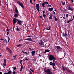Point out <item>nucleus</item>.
Wrapping results in <instances>:
<instances>
[{
    "mask_svg": "<svg viewBox=\"0 0 74 74\" xmlns=\"http://www.w3.org/2000/svg\"><path fill=\"white\" fill-rule=\"evenodd\" d=\"M4 63H7V62L6 61H4Z\"/></svg>",
    "mask_w": 74,
    "mask_h": 74,
    "instance_id": "51",
    "label": "nucleus"
},
{
    "mask_svg": "<svg viewBox=\"0 0 74 74\" xmlns=\"http://www.w3.org/2000/svg\"><path fill=\"white\" fill-rule=\"evenodd\" d=\"M18 41L19 42H21V40H19Z\"/></svg>",
    "mask_w": 74,
    "mask_h": 74,
    "instance_id": "61",
    "label": "nucleus"
},
{
    "mask_svg": "<svg viewBox=\"0 0 74 74\" xmlns=\"http://www.w3.org/2000/svg\"><path fill=\"white\" fill-rule=\"evenodd\" d=\"M61 3H62V5H65V2H63V1H62Z\"/></svg>",
    "mask_w": 74,
    "mask_h": 74,
    "instance_id": "24",
    "label": "nucleus"
},
{
    "mask_svg": "<svg viewBox=\"0 0 74 74\" xmlns=\"http://www.w3.org/2000/svg\"><path fill=\"white\" fill-rule=\"evenodd\" d=\"M55 47L57 48V49H56L57 53V54H59V53L60 52V50L62 49V48L60 47L59 46H55Z\"/></svg>",
    "mask_w": 74,
    "mask_h": 74,
    "instance_id": "1",
    "label": "nucleus"
},
{
    "mask_svg": "<svg viewBox=\"0 0 74 74\" xmlns=\"http://www.w3.org/2000/svg\"><path fill=\"white\" fill-rule=\"evenodd\" d=\"M13 56V57H14V58H16V56Z\"/></svg>",
    "mask_w": 74,
    "mask_h": 74,
    "instance_id": "53",
    "label": "nucleus"
},
{
    "mask_svg": "<svg viewBox=\"0 0 74 74\" xmlns=\"http://www.w3.org/2000/svg\"><path fill=\"white\" fill-rule=\"evenodd\" d=\"M7 35H8V34H9V32L7 31Z\"/></svg>",
    "mask_w": 74,
    "mask_h": 74,
    "instance_id": "44",
    "label": "nucleus"
},
{
    "mask_svg": "<svg viewBox=\"0 0 74 74\" xmlns=\"http://www.w3.org/2000/svg\"><path fill=\"white\" fill-rule=\"evenodd\" d=\"M56 60V58L52 55H50L49 57V60Z\"/></svg>",
    "mask_w": 74,
    "mask_h": 74,
    "instance_id": "2",
    "label": "nucleus"
},
{
    "mask_svg": "<svg viewBox=\"0 0 74 74\" xmlns=\"http://www.w3.org/2000/svg\"><path fill=\"white\" fill-rule=\"evenodd\" d=\"M0 40H1V41H3V40H4V39H3L1 38L0 39Z\"/></svg>",
    "mask_w": 74,
    "mask_h": 74,
    "instance_id": "45",
    "label": "nucleus"
},
{
    "mask_svg": "<svg viewBox=\"0 0 74 74\" xmlns=\"http://www.w3.org/2000/svg\"><path fill=\"white\" fill-rule=\"evenodd\" d=\"M32 52H31V53L32 54V56H34L36 52L35 51H32Z\"/></svg>",
    "mask_w": 74,
    "mask_h": 74,
    "instance_id": "14",
    "label": "nucleus"
},
{
    "mask_svg": "<svg viewBox=\"0 0 74 74\" xmlns=\"http://www.w3.org/2000/svg\"><path fill=\"white\" fill-rule=\"evenodd\" d=\"M30 70H31V71H32V73H34V71H33V70H32V69H30Z\"/></svg>",
    "mask_w": 74,
    "mask_h": 74,
    "instance_id": "38",
    "label": "nucleus"
},
{
    "mask_svg": "<svg viewBox=\"0 0 74 74\" xmlns=\"http://www.w3.org/2000/svg\"><path fill=\"white\" fill-rule=\"evenodd\" d=\"M53 68L54 69H55V67L53 66Z\"/></svg>",
    "mask_w": 74,
    "mask_h": 74,
    "instance_id": "59",
    "label": "nucleus"
},
{
    "mask_svg": "<svg viewBox=\"0 0 74 74\" xmlns=\"http://www.w3.org/2000/svg\"><path fill=\"white\" fill-rule=\"evenodd\" d=\"M17 47H21V45L19 44L16 45Z\"/></svg>",
    "mask_w": 74,
    "mask_h": 74,
    "instance_id": "34",
    "label": "nucleus"
},
{
    "mask_svg": "<svg viewBox=\"0 0 74 74\" xmlns=\"http://www.w3.org/2000/svg\"><path fill=\"white\" fill-rule=\"evenodd\" d=\"M4 41H7V40H6V39H4Z\"/></svg>",
    "mask_w": 74,
    "mask_h": 74,
    "instance_id": "52",
    "label": "nucleus"
},
{
    "mask_svg": "<svg viewBox=\"0 0 74 74\" xmlns=\"http://www.w3.org/2000/svg\"><path fill=\"white\" fill-rule=\"evenodd\" d=\"M45 52H50V50L47 49L45 51Z\"/></svg>",
    "mask_w": 74,
    "mask_h": 74,
    "instance_id": "23",
    "label": "nucleus"
},
{
    "mask_svg": "<svg viewBox=\"0 0 74 74\" xmlns=\"http://www.w3.org/2000/svg\"><path fill=\"white\" fill-rule=\"evenodd\" d=\"M11 73H12L11 71H8V74H11Z\"/></svg>",
    "mask_w": 74,
    "mask_h": 74,
    "instance_id": "32",
    "label": "nucleus"
},
{
    "mask_svg": "<svg viewBox=\"0 0 74 74\" xmlns=\"http://www.w3.org/2000/svg\"><path fill=\"white\" fill-rule=\"evenodd\" d=\"M67 71H68V73H71V71H70V70H67Z\"/></svg>",
    "mask_w": 74,
    "mask_h": 74,
    "instance_id": "27",
    "label": "nucleus"
},
{
    "mask_svg": "<svg viewBox=\"0 0 74 74\" xmlns=\"http://www.w3.org/2000/svg\"><path fill=\"white\" fill-rule=\"evenodd\" d=\"M18 22L17 23L18 25H21V23H22V21L21 20H19L18 19L17 20Z\"/></svg>",
    "mask_w": 74,
    "mask_h": 74,
    "instance_id": "5",
    "label": "nucleus"
},
{
    "mask_svg": "<svg viewBox=\"0 0 74 74\" xmlns=\"http://www.w3.org/2000/svg\"><path fill=\"white\" fill-rule=\"evenodd\" d=\"M63 19H65V18L64 17H63Z\"/></svg>",
    "mask_w": 74,
    "mask_h": 74,
    "instance_id": "62",
    "label": "nucleus"
},
{
    "mask_svg": "<svg viewBox=\"0 0 74 74\" xmlns=\"http://www.w3.org/2000/svg\"><path fill=\"white\" fill-rule=\"evenodd\" d=\"M62 70H63V71H65V69H64V67H63L62 68Z\"/></svg>",
    "mask_w": 74,
    "mask_h": 74,
    "instance_id": "33",
    "label": "nucleus"
},
{
    "mask_svg": "<svg viewBox=\"0 0 74 74\" xmlns=\"http://www.w3.org/2000/svg\"><path fill=\"white\" fill-rule=\"evenodd\" d=\"M17 3L22 8H23V5L21 2L19 1H17Z\"/></svg>",
    "mask_w": 74,
    "mask_h": 74,
    "instance_id": "3",
    "label": "nucleus"
},
{
    "mask_svg": "<svg viewBox=\"0 0 74 74\" xmlns=\"http://www.w3.org/2000/svg\"><path fill=\"white\" fill-rule=\"evenodd\" d=\"M0 74H2V72H0Z\"/></svg>",
    "mask_w": 74,
    "mask_h": 74,
    "instance_id": "60",
    "label": "nucleus"
},
{
    "mask_svg": "<svg viewBox=\"0 0 74 74\" xmlns=\"http://www.w3.org/2000/svg\"><path fill=\"white\" fill-rule=\"evenodd\" d=\"M67 7L69 8H71V7L72 8V6L70 5H67Z\"/></svg>",
    "mask_w": 74,
    "mask_h": 74,
    "instance_id": "16",
    "label": "nucleus"
},
{
    "mask_svg": "<svg viewBox=\"0 0 74 74\" xmlns=\"http://www.w3.org/2000/svg\"><path fill=\"white\" fill-rule=\"evenodd\" d=\"M45 73H47V74H48L51 72V71L50 69H48L47 70H45Z\"/></svg>",
    "mask_w": 74,
    "mask_h": 74,
    "instance_id": "8",
    "label": "nucleus"
},
{
    "mask_svg": "<svg viewBox=\"0 0 74 74\" xmlns=\"http://www.w3.org/2000/svg\"><path fill=\"white\" fill-rule=\"evenodd\" d=\"M22 52L24 53H25L26 54H27V53L26 52H24L23 51H22Z\"/></svg>",
    "mask_w": 74,
    "mask_h": 74,
    "instance_id": "36",
    "label": "nucleus"
},
{
    "mask_svg": "<svg viewBox=\"0 0 74 74\" xmlns=\"http://www.w3.org/2000/svg\"><path fill=\"white\" fill-rule=\"evenodd\" d=\"M15 11L16 13L17 14H18L19 13V12H18V9H17V8L16 7L15 8Z\"/></svg>",
    "mask_w": 74,
    "mask_h": 74,
    "instance_id": "9",
    "label": "nucleus"
},
{
    "mask_svg": "<svg viewBox=\"0 0 74 74\" xmlns=\"http://www.w3.org/2000/svg\"><path fill=\"white\" fill-rule=\"evenodd\" d=\"M42 12H43V14H44L45 13V11H43Z\"/></svg>",
    "mask_w": 74,
    "mask_h": 74,
    "instance_id": "43",
    "label": "nucleus"
},
{
    "mask_svg": "<svg viewBox=\"0 0 74 74\" xmlns=\"http://www.w3.org/2000/svg\"><path fill=\"white\" fill-rule=\"evenodd\" d=\"M73 21V20H70V19L69 20L67 21L66 22V23H70V22L71 21Z\"/></svg>",
    "mask_w": 74,
    "mask_h": 74,
    "instance_id": "17",
    "label": "nucleus"
},
{
    "mask_svg": "<svg viewBox=\"0 0 74 74\" xmlns=\"http://www.w3.org/2000/svg\"><path fill=\"white\" fill-rule=\"evenodd\" d=\"M50 28H51V27L49 26V27H46L45 29L46 30H50Z\"/></svg>",
    "mask_w": 74,
    "mask_h": 74,
    "instance_id": "12",
    "label": "nucleus"
},
{
    "mask_svg": "<svg viewBox=\"0 0 74 74\" xmlns=\"http://www.w3.org/2000/svg\"><path fill=\"white\" fill-rule=\"evenodd\" d=\"M17 20L18 19L16 18H14L13 19V25H14V24H15V23H16V21H17Z\"/></svg>",
    "mask_w": 74,
    "mask_h": 74,
    "instance_id": "6",
    "label": "nucleus"
},
{
    "mask_svg": "<svg viewBox=\"0 0 74 74\" xmlns=\"http://www.w3.org/2000/svg\"><path fill=\"white\" fill-rule=\"evenodd\" d=\"M66 16L67 19H68V18H69V15L68 14H66Z\"/></svg>",
    "mask_w": 74,
    "mask_h": 74,
    "instance_id": "30",
    "label": "nucleus"
},
{
    "mask_svg": "<svg viewBox=\"0 0 74 74\" xmlns=\"http://www.w3.org/2000/svg\"><path fill=\"white\" fill-rule=\"evenodd\" d=\"M4 74H8V73H4Z\"/></svg>",
    "mask_w": 74,
    "mask_h": 74,
    "instance_id": "50",
    "label": "nucleus"
},
{
    "mask_svg": "<svg viewBox=\"0 0 74 74\" xmlns=\"http://www.w3.org/2000/svg\"><path fill=\"white\" fill-rule=\"evenodd\" d=\"M45 4H48V2H45Z\"/></svg>",
    "mask_w": 74,
    "mask_h": 74,
    "instance_id": "42",
    "label": "nucleus"
},
{
    "mask_svg": "<svg viewBox=\"0 0 74 74\" xmlns=\"http://www.w3.org/2000/svg\"><path fill=\"white\" fill-rule=\"evenodd\" d=\"M45 5V2H44L42 4V5L43 7H45V6H44Z\"/></svg>",
    "mask_w": 74,
    "mask_h": 74,
    "instance_id": "22",
    "label": "nucleus"
},
{
    "mask_svg": "<svg viewBox=\"0 0 74 74\" xmlns=\"http://www.w3.org/2000/svg\"><path fill=\"white\" fill-rule=\"evenodd\" d=\"M23 62V61L22 60H21L20 61V63L21 64V66H22V62Z\"/></svg>",
    "mask_w": 74,
    "mask_h": 74,
    "instance_id": "26",
    "label": "nucleus"
},
{
    "mask_svg": "<svg viewBox=\"0 0 74 74\" xmlns=\"http://www.w3.org/2000/svg\"><path fill=\"white\" fill-rule=\"evenodd\" d=\"M48 13H47V15H49V12H48Z\"/></svg>",
    "mask_w": 74,
    "mask_h": 74,
    "instance_id": "58",
    "label": "nucleus"
},
{
    "mask_svg": "<svg viewBox=\"0 0 74 74\" xmlns=\"http://www.w3.org/2000/svg\"><path fill=\"white\" fill-rule=\"evenodd\" d=\"M16 30L17 32H20V29H19V28L18 27H17L16 28Z\"/></svg>",
    "mask_w": 74,
    "mask_h": 74,
    "instance_id": "18",
    "label": "nucleus"
},
{
    "mask_svg": "<svg viewBox=\"0 0 74 74\" xmlns=\"http://www.w3.org/2000/svg\"><path fill=\"white\" fill-rule=\"evenodd\" d=\"M29 73H32V72H31L30 71H29Z\"/></svg>",
    "mask_w": 74,
    "mask_h": 74,
    "instance_id": "63",
    "label": "nucleus"
},
{
    "mask_svg": "<svg viewBox=\"0 0 74 74\" xmlns=\"http://www.w3.org/2000/svg\"><path fill=\"white\" fill-rule=\"evenodd\" d=\"M39 56H40V57H41V55L40 54H39Z\"/></svg>",
    "mask_w": 74,
    "mask_h": 74,
    "instance_id": "56",
    "label": "nucleus"
},
{
    "mask_svg": "<svg viewBox=\"0 0 74 74\" xmlns=\"http://www.w3.org/2000/svg\"><path fill=\"white\" fill-rule=\"evenodd\" d=\"M67 34H66V33H64L63 32L62 33V36L63 37H67Z\"/></svg>",
    "mask_w": 74,
    "mask_h": 74,
    "instance_id": "11",
    "label": "nucleus"
},
{
    "mask_svg": "<svg viewBox=\"0 0 74 74\" xmlns=\"http://www.w3.org/2000/svg\"><path fill=\"white\" fill-rule=\"evenodd\" d=\"M19 15V14L18 13L14 15V16L15 18H17Z\"/></svg>",
    "mask_w": 74,
    "mask_h": 74,
    "instance_id": "13",
    "label": "nucleus"
},
{
    "mask_svg": "<svg viewBox=\"0 0 74 74\" xmlns=\"http://www.w3.org/2000/svg\"><path fill=\"white\" fill-rule=\"evenodd\" d=\"M6 63H4L3 64L4 66H6Z\"/></svg>",
    "mask_w": 74,
    "mask_h": 74,
    "instance_id": "39",
    "label": "nucleus"
},
{
    "mask_svg": "<svg viewBox=\"0 0 74 74\" xmlns=\"http://www.w3.org/2000/svg\"><path fill=\"white\" fill-rule=\"evenodd\" d=\"M8 51H9V52H10V53L11 54V53H12V51H11V50H10V49Z\"/></svg>",
    "mask_w": 74,
    "mask_h": 74,
    "instance_id": "28",
    "label": "nucleus"
},
{
    "mask_svg": "<svg viewBox=\"0 0 74 74\" xmlns=\"http://www.w3.org/2000/svg\"><path fill=\"white\" fill-rule=\"evenodd\" d=\"M38 44H39L40 45H42V44H43V42H42V40H40V43L39 42Z\"/></svg>",
    "mask_w": 74,
    "mask_h": 74,
    "instance_id": "15",
    "label": "nucleus"
},
{
    "mask_svg": "<svg viewBox=\"0 0 74 74\" xmlns=\"http://www.w3.org/2000/svg\"><path fill=\"white\" fill-rule=\"evenodd\" d=\"M54 19L55 21H58V19L56 17V16H54Z\"/></svg>",
    "mask_w": 74,
    "mask_h": 74,
    "instance_id": "19",
    "label": "nucleus"
},
{
    "mask_svg": "<svg viewBox=\"0 0 74 74\" xmlns=\"http://www.w3.org/2000/svg\"><path fill=\"white\" fill-rule=\"evenodd\" d=\"M30 2L32 4H33V2H32V1L30 0Z\"/></svg>",
    "mask_w": 74,
    "mask_h": 74,
    "instance_id": "35",
    "label": "nucleus"
},
{
    "mask_svg": "<svg viewBox=\"0 0 74 74\" xmlns=\"http://www.w3.org/2000/svg\"><path fill=\"white\" fill-rule=\"evenodd\" d=\"M45 16H46V15H45L44 14H43V16L44 18H45Z\"/></svg>",
    "mask_w": 74,
    "mask_h": 74,
    "instance_id": "40",
    "label": "nucleus"
},
{
    "mask_svg": "<svg viewBox=\"0 0 74 74\" xmlns=\"http://www.w3.org/2000/svg\"><path fill=\"white\" fill-rule=\"evenodd\" d=\"M12 68L14 70H16V67H15L14 66Z\"/></svg>",
    "mask_w": 74,
    "mask_h": 74,
    "instance_id": "31",
    "label": "nucleus"
},
{
    "mask_svg": "<svg viewBox=\"0 0 74 74\" xmlns=\"http://www.w3.org/2000/svg\"><path fill=\"white\" fill-rule=\"evenodd\" d=\"M13 73L14 74H16V72H15V70H13Z\"/></svg>",
    "mask_w": 74,
    "mask_h": 74,
    "instance_id": "37",
    "label": "nucleus"
},
{
    "mask_svg": "<svg viewBox=\"0 0 74 74\" xmlns=\"http://www.w3.org/2000/svg\"><path fill=\"white\" fill-rule=\"evenodd\" d=\"M6 48L7 49H8V51L9 50V49H9V48H8V47H6Z\"/></svg>",
    "mask_w": 74,
    "mask_h": 74,
    "instance_id": "41",
    "label": "nucleus"
},
{
    "mask_svg": "<svg viewBox=\"0 0 74 74\" xmlns=\"http://www.w3.org/2000/svg\"><path fill=\"white\" fill-rule=\"evenodd\" d=\"M22 70H23V66H21V68L20 69V71H22Z\"/></svg>",
    "mask_w": 74,
    "mask_h": 74,
    "instance_id": "21",
    "label": "nucleus"
},
{
    "mask_svg": "<svg viewBox=\"0 0 74 74\" xmlns=\"http://www.w3.org/2000/svg\"><path fill=\"white\" fill-rule=\"evenodd\" d=\"M25 60H27V61H28V59H27V58H25Z\"/></svg>",
    "mask_w": 74,
    "mask_h": 74,
    "instance_id": "47",
    "label": "nucleus"
},
{
    "mask_svg": "<svg viewBox=\"0 0 74 74\" xmlns=\"http://www.w3.org/2000/svg\"><path fill=\"white\" fill-rule=\"evenodd\" d=\"M49 10V11H52V10H53V8H49L48 9Z\"/></svg>",
    "mask_w": 74,
    "mask_h": 74,
    "instance_id": "20",
    "label": "nucleus"
},
{
    "mask_svg": "<svg viewBox=\"0 0 74 74\" xmlns=\"http://www.w3.org/2000/svg\"><path fill=\"white\" fill-rule=\"evenodd\" d=\"M28 37H31V36H28Z\"/></svg>",
    "mask_w": 74,
    "mask_h": 74,
    "instance_id": "54",
    "label": "nucleus"
},
{
    "mask_svg": "<svg viewBox=\"0 0 74 74\" xmlns=\"http://www.w3.org/2000/svg\"><path fill=\"white\" fill-rule=\"evenodd\" d=\"M39 6H40V5L39 4H36V9L38 11V12L40 11V10H39Z\"/></svg>",
    "mask_w": 74,
    "mask_h": 74,
    "instance_id": "4",
    "label": "nucleus"
},
{
    "mask_svg": "<svg viewBox=\"0 0 74 74\" xmlns=\"http://www.w3.org/2000/svg\"><path fill=\"white\" fill-rule=\"evenodd\" d=\"M68 10H70V11H73V9H72L71 8H68Z\"/></svg>",
    "mask_w": 74,
    "mask_h": 74,
    "instance_id": "25",
    "label": "nucleus"
},
{
    "mask_svg": "<svg viewBox=\"0 0 74 74\" xmlns=\"http://www.w3.org/2000/svg\"><path fill=\"white\" fill-rule=\"evenodd\" d=\"M49 64L51 66H55V64L54 62H50Z\"/></svg>",
    "mask_w": 74,
    "mask_h": 74,
    "instance_id": "10",
    "label": "nucleus"
},
{
    "mask_svg": "<svg viewBox=\"0 0 74 74\" xmlns=\"http://www.w3.org/2000/svg\"><path fill=\"white\" fill-rule=\"evenodd\" d=\"M55 60H53V62L54 63H55Z\"/></svg>",
    "mask_w": 74,
    "mask_h": 74,
    "instance_id": "49",
    "label": "nucleus"
},
{
    "mask_svg": "<svg viewBox=\"0 0 74 74\" xmlns=\"http://www.w3.org/2000/svg\"><path fill=\"white\" fill-rule=\"evenodd\" d=\"M3 60H4V62L5 61H6V60H5V59H4Z\"/></svg>",
    "mask_w": 74,
    "mask_h": 74,
    "instance_id": "48",
    "label": "nucleus"
},
{
    "mask_svg": "<svg viewBox=\"0 0 74 74\" xmlns=\"http://www.w3.org/2000/svg\"><path fill=\"white\" fill-rule=\"evenodd\" d=\"M71 1H72V3H73V2H74V1H73V0H71Z\"/></svg>",
    "mask_w": 74,
    "mask_h": 74,
    "instance_id": "55",
    "label": "nucleus"
},
{
    "mask_svg": "<svg viewBox=\"0 0 74 74\" xmlns=\"http://www.w3.org/2000/svg\"><path fill=\"white\" fill-rule=\"evenodd\" d=\"M52 15H50V16L49 17V19H52Z\"/></svg>",
    "mask_w": 74,
    "mask_h": 74,
    "instance_id": "29",
    "label": "nucleus"
},
{
    "mask_svg": "<svg viewBox=\"0 0 74 74\" xmlns=\"http://www.w3.org/2000/svg\"><path fill=\"white\" fill-rule=\"evenodd\" d=\"M53 12L54 13V15L55 14V12L53 11Z\"/></svg>",
    "mask_w": 74,
    "mask_h": 74,
    "instance_id": "57",
    "label": "nucleus"
},
{
    "mask_svg": "<svg viewBox=\"0 0 74 74\" xmlns=\"http://www.w3.org/2000/svg\"><path fill=\"white\" fill-rule=\"evenodd\" d=\"M25 40L29 41H33V39L31 38H28L25 39Z\"/></svg>",
    "mask_w": 74,
    "mask_h": 74,
    "instance_id": "7",
    "label": "nucleus"
},
{
    "mask_svg": "<svg viewBox=\"0 0 74 74\" xmlns=\"http://www.w3.org/2000/svg\"><path fill=\"white\" fill-rule=\"evenodd\" d=\"M73 19H74V14L73 16Z\"/></svg>",
    "mask_w": 74,
    "mask_h": 74,
    "instance_id": "64",
    "label": "nucleus"
},
{
    "mask_svg": "<svg viewBox=\"0 0 74 74\" xmlns=\"http://www.w3.org/2000/svg\"><path fill=\"white\" fill-rule=\"evenodd\" d=\"M48 74H53V73L52 72H50Z\"/></svg>",
    "mask_w": 74,
    "mask_h": 74,
    "instance_id": "46",
    "label": "nucleus"
}]
</instances>
